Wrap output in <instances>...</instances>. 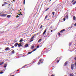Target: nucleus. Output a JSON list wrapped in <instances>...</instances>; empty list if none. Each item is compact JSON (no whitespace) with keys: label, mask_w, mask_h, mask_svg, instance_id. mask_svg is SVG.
Returning a JSON list of instances; mask_svg holds the SVG:
<instances>
[{"label":"nucleus","mask_w":76,"mask_h":76,"mask_svg":"<svg viewBox=\"0 0 76 76\" xmlns=\"http://www.w3.org/2000/svg\"><path fill=\"white\" fill-rule=\"evenodd\" d=\"M18 47H20V46H21V47H22V44H21V43H20L19 44H18Z\"/></svg>","instance_id":"4"},{"label":"nucleus","mask_w":76,"mask_h":76,"mask_svg":"<svg viewBox=\"0 0 76 76\" xmlns=\"http://www.w3.org/2000/svg\"><path fill=\"white\" fill-rule=\"evenodd\" d=\"M32 53V51L29 52H28V54H31V53Z\"/></svg>","instance_id":"16"},{"label":"nucleus","mask_w":76,"mask_h":76,"mask_svg":"<svg viewBox=\"0 0 76 76\" xmlns=\"http://www.w3.org/2000/svg\"><path fill=\"white\" fill-rule=\"evenodd\" d=\"M50 37V36H49L48 37Z\"/></svg>","instance_id":"57"},{"label":"nucleus","mask_w":76,"mask_h":76,"mask_svg":"<svg viewBox=\"0 0 76 76\" xmlns=\"http://www.w3.org/2000/svg\"><path fill=\"white\" fill-rule=\"evenodd\" d=\"M22 41H23V39H21V40L19 41V42H22Z\"/></svg>","instance_id":"18"},{"label":"nucleus","mask_w":76,"mask_h":76,"mask_svg":"<svg viewBox=\"0 0 76 76\" xmlns=\"http://www.w3.org/2000/svg\"><path fill=\"white\" fill-rule=\"evenodd\" d=\"M3 63H4V62H2L0 63V66H1V65L3 64Z\"/></svg>","instance_id":"13"},{"label":"nucleus","mask_w":76,"mask_h":76,"mask_svg":"<svg viewBox=\"0 0 76 76\" xmlns=\"http://www.w3.org/2000/svg\"><path fill=\"white\" fill-rule=\"evenodd\" d=\"M28 47V44H26L25 45V47Z\"/></svg>","instance_id":"14"},{"label":"nucleus","mask_w":76,"mask_h":76,"mask_svg":"<svg viewBox=\"0 0 76 76\" xmlns=\"http://www.w3.org/2000/svg\"><path fill=\"white\" fill-rule=\"evenodd\" d=\"M48 9H49V8H47L46 9V11H47V10H48Z\"/></svg>","instance_id":"33"},{"label":"nucleus","mask_w":76,"mask_h":76,"mask_svg":"<svg viewBox=\"0 0 76 76\" xmlns=\"http://www.w3.org/2000/svg\"><path fill=\"white\" fill-rule=\"evenodd\" d=\"M43 62H42L41 63H42Z\"/></svg>","instance_id":"53"},{"label":"nucleus","mask_w":76,"mask_h":76,"mask_svg":"<svg viewBox=\"0 0 76 76\" xmlns=\"http://www.w3.org/2000/svg\"><path fill=\"white\" fill-rule=\"evenodd\" d=\"M11 76H15V75H13Z\"/></svg>","instance_id":"50"},{"label":"nucleus","mask_w":76,"mask_h":76,"mask_svg":"<svg viewBox=\"0 0 76 76\" xmlns=\"http://www.w3.org/2000/svg\"><path fill=\"white\" fill-rule=\"evenodd\" d=\"M54 13H55V12H52V14L53 15H54Z\"/></svg>","instance_id":"30"},{"label":"nucleus","mask_w":76,"mask_h":76,"mask_svg":"<svg viewBox=\"0 0 76 76\" xmlns=\"http://www.w3.org/2000/svg\"><path fill=\"white\" fill-rule=\"evenodd\" d=\"M74 26H76V23H75V24H74Z\"/></svg>","instance_id":"47"},{"label":"nucleus","mask_w":76,"mask_h":76,"mask_svg":"<svg viewBox=\"0 0 76 76\" xmlns=\"http://www.w3.org/2000/svg\"><path fill=\"white\" fill-rule=\"evenodd\" d=\"M19 17V15H18L16 17V18H18Z\"/></svg>","instance_id":"41"},{"label":"nucleus","mask_w":76,"mask_h":76,"mask_svg":"<svg viewBox=\"0 0 76 76\" xmlns=\"http://www.w3.org/2000/svg\"><path fill=\"white\" fill-rule=\"evenodd\" d=\"M20 10H21V9H20Z\"/></svg>","instance_id":"56"},{"label":"nucleus","mask_w":76,"mask_h":76,"mask_svg":"<svg viewBox=\"0 0 76 76\" xmlns=\"http://www.w3.org/2000/svg\"><path fill=\"white\" fill-rule=\"evenodd\" d=\"M66 18V19H68L69 18V16H68V15H67L66 16H65Z\"/></svg>","instance_id":"12"},{"label":"nucleus","mask_w":76,"mask_h":76,"mask_svg":"<svg viewBox=\"0 0 76 76\" xmlns=\"http://www.w3.org/2000/svg\"><path fill=\"white\" fill-rule=\"evenodd\" d=\"M74 1H75V0H72V3H73Z\"/></svg>","instance_id":"37"},{"label":"nucleus","mask_w":76,"mask_h":76,"mask_svg":"<svg viewBox=\"0 0 76 76\" xmlns=\"http://www.w3.org/2000/svg\"><path fill=\"white\" fill-rule=\"evenodd\" d=\"M0 53H1V52H0Z\"/></svg>","instance_id":"59"},{"label":"nucleus","mask_w":76,"mask_h":76,"mask_svg":"<svg viewBox=\"0 0 76 76\" xmlns=\"http://www.w3.org/2000/svg\"><path fill=\"white\" fill-rule=\"evenodd\" d=\"M76 1H75L73 3V5H74V4H76Z\"/></svg>","instance_id":"19"},{"label":"nucleus","mask_w":76,"mask_h":76,"mask_svg":"<svg viewBox=\"0 0 76 76\" xmlns=\"http://www.w3.org/2000/svg\"><path fill=\"white\" fill-rule=\"evenodd\" d=\"M58 35L59 36H60V35H61V34H60V33L59 32H58Z\"/></svg>","instance_id":"26"},{"label":"nucleus","mask_w":76,"mask_h":76,"mask_svg":"<svg viewBox=\"0 0 76 76\" xmlns=\"http://www.w3.org/2000/svg\"><path fill=\"white\" fill-rule=\"evenodd\" d=\"M18 15H20V14H18Z\"/></svg>","instance_id":"45"},{"label":"nucleus","mask_w":76,"mask_h":76,"mask_svg":"<svg viewBox=\"0 0 76 76\" xmlns=\"http://www.w3.org/2000/svg\"><path fill=\"white\" fill-rule=\"evenodd\" d=\"M12 48H14V46H12L11 47Z\"/></svg>","instance_id":"39"},{"label":"nucleus","mask_w":76,"mask_h":76,"mask_svg":"<svg viewBox=\"0 0 76 76\" xmlns=\"http://www.w3.org/2000/svg\"><path fill=\"white\" fill-rule=\"evenodd\" d=\"M65 29H63L60 31V32H61V33H62L63 32H64V31H65Z\"/></svg>","instance_id":"8"},{"label":"nucleus","mask_w":76,"mask_h":76,"mask_svg":"<svg viewBox=\"0 0 76 76\" xmlns=\"http://www.w3.org/2000/svg\"><path fill=\"white\" fill-rule=\"evenodd\" d=\"M48 28H47L45 30L44 32H43V35H44L45 34V33L46 32V31H47V29Z\"/></svg>","instance_id":"6"},{"label":"nucleus","mask_w":76,"mask_h":76,"mask_svg":"<svg viewBox=\"0 0 76 76\" xmlns=\"http://www.w3.org/2000/svg\"><path fill=\"white\" fill-rule=\"evenodd\" d=\"M31 48L32 49H33V48H34V46H32L31 47Z\"/></svg>","instance_id":"25"},{"label":"nucleus","mask_w":76,"mask_h":76,"mask_svg":"<svg viewBox=\"0 0 76 76\" xmlns=\"http://www.w3.org/2000/svg\"><path fill=\"white\" fill-rule=\"evenodd\" d=\"M5 51H8V50H10V49H9V48L7 47L5 49Z\"/></svg>","instance_id":"7"},{"label":"nucleus","mask_w":76,"mask_h":76,"mask_svg":"<svg viewBox=\"0 0 76 76\" xmlns=\"http://www.w3.org/2000/svg\"><path fill=\"white\" fill-rule=\"evenodd\" d=\"M67 63H68V61H66L65 63L64 64V66H66L67 64Z\"/></svg>","instance_id":"3"},{"label":"nucleus","mask_w":76,"mask_h":76,"mask_svg":"<svg viewBox=\"0 0 76 76\" xmlns=\"http://www.w3.org/2000/svg\"><path fill=\"white\" fill-rule=\"evenodd\" d=\"M5 6V4H3L2 5V6Z\"/></svg>","instance_id":"36"},{"label":"nucleus","mask_w":76,"mask_h":76,"mask_svg":"<svg viewBox=\"0 0 76 76\" xmlns=\"http://www.w3.org/2000/svg\"><path fill=\"white\" fill-rule=\"evenodd\" d=\"M72 45V43H70L69 44V46H70Z\"/></svg>","instance_id":"29"},{"label":"nucleus","mask_w":76,"mask_h":76,"mask_svg":"<svg viewBox=\"0 0 76 76\" xmlns=\"http://www.w3.org/2000/svg\"><path fill=\"white\" fill-rule=\"evenodd\" d=\"M36 36V34H34L31 37V40L33 39H34V38Z\"/></svg>","instance_id":"1"},{"label":"nucleus","mask_w":76,"mask_h":76,"mask_svg":"<svg viewBox=\"0 0 76 76\" xmlns=\"http://www.w3.org/2000/svg\"><path fill=\"white\" fill-rule=\"evenodd\" d=\"M18 12H20V10H19L18 11Z\"/></svg>","instance_id":"49"},{"label":"nucleus","mask_w":76,"mask_h":76,"mask_svg":"<svg viewBox=\"0 0 76 76\" xmlns=\"http://www.w3.org/2000/svg\"><path fill=\"white\" fill-rule=\"evenodd\" d=\"M73 67H74V64H72L71 65V68L72 70H73Z\"/></svg>","instance_id":"2"},{"label":"nucleus","mask_w":76,"mask_h":76,"mask_svg":"<svg viewBox=\"0 0 76 76\" xmlns=\"http://www.w3.org/2000/svg\"><path fill=\"white\" fill-rule=\"evenodd\" d=\"M39 45H38L37 46V48H39Z\"/></svg>","instance_id":"32"},{"label":"nucleus","mask_w":76,"mask_h":76,"mask_svg":"<svg viewBox=\"0 0 76 76\" xmlns=\"http://www.w3.org/2000/svg\"><path fill=\"white\" fill-rule=\"evenodd\" d=\"M59 61H60V60H58L57 61V63H58L59 62Z\"/></svg>","instance_id":"35"},{"label":"nucleus","mask_w":76,"mask_h":76,"mask_svg":"<svg viewBox=\"0 0 76 76\" xmlns=\"http://www.w3.org/2000/svg\"><path fill=\"white\" fill-rule=\"evenodd\" d=\"M9 6H10V4H9Z\"/></svg>","instance_id":"52"},{"label":"nucleus","mask_w":76,"mask_h":76,"mask_svg":"<svg viewBox=\"0 0 76 76\" xmlns=\"http://www.w3.org/2000/svg\"><path fill=\"white\" fill-rule=\"evenodd\" d=\"M55 76V75H52L51 76Z\"/></svg>","instance_id":"43"},{"label":"nucleus","mask_w":76,"mask_h":76,"mask_svg":"<svg viewBox=\"0 0 76 76\" xmlns=\"http://www.w3.org/2000/svg\"><path fill=\"white\" fill-rule=\"evenodd\" d=\"M41 40H42V39H40L38 41V42H40V41H41Z\"/></svg>","instance_id":"20"},{"label":"nucleus","mask_w":76,"mask_h":76,"mask_svg":"<svg viewBox=\"0 0 76 76\" xmlns=\"http://www.w3.org/2000/svg\"><path fill=\"white\" fill-rule=\"evenodd\" d=\"M47 36L48 35V34H47Z\"/></svg>","instance_id":"58"},{"label":"nucleus","mask_w":76,"mask_h":76,"mask_svg":"<svg viewBox=\"0 0 76 76\" xmlns=\"http://www.w3.org/2000/svg\"><path fill=\"white\" fill-rule=\"evenodd\" d=\"M41 60H42V59H40L39 61V62H38V64H41Z\"/></svg>","instance_id":"5"},{"label":"nucleus","mask_w":76,"mask_h":76,"mask_svg":"<svg viewBox=\"0 0 76 76\" xmlns=\"http://www.w3.org/2000/svg\"><path fill=\"white\" fill-rule=\"evenodd\" d=\"M4 68H6V64H4Z\"/></svg>","instance_id":"24"},{"label":"nucleus","mask_w":76,"mask_h":76,"mask_svg":"<svg viewBox=\"0 0 76 76\" xmlns=\"http://www.w3.org/2000/svg\"><path fill=\"white\" fill-rule=\"evenodd\" d=\"M76 17H75V16H74L73 17V20H76Z\"/></svg>","instance_id":"10"},{"label":"nucleus","mask_w":76,"mask_h":76,"mask_svg":"<svg viewBox=\"0 0 76 76\" xmlns=\"http://www.w3.org/2000/svg\"><path fill=\"white\" fill-rule=\"evenodd\" d=\"M37 48L34 49L32 50V52H34V51H36V50H37Z\"/></svg>","instance_id":"15"},{"label":"nucleus","mask_w":76,"mask_h":76,"mask_svg":"<svg viewBox=\"0 0 76 76\" xmlns=\"http://www.w3.org/2000/svg\"><path fill=\"white\" fill-rule=\"evenodd\" d=\"M4 4H7V3L6 2H4Z\"/></svg>","instance_id":"38"},{"label":"nucleus","mask_w":76,"mask_h":76,"mask_svg":"<svg viewBox=\"0 0 76 76\" xmlns=\"http://www.w3.org/2000/svg\"><path fill=\"white\" fill-rule=\"evenodd\" d=\"M3 73V72L2 71L0 72V74H2Z\"/></svg>","instance_id":"27"},{"label":"nucleus","mask_w":76,"mask_h":76,"mask_svg":"<svg viewBox=\"0 0 76 76\" xmlns=\"http://www.w3.org/2000/svg\"><path fill=\"white\" fill-rule=\"evenodd\" d=\"M65 20H66V18H64V21H65Z\"/></svg>","instance_id":"34"},{"label":"nucleus","mask_w":76,"mask_h":76,"mask_svg":"<svg viewBox=\"0 0 76 76\" xmlns=\"http://www.w3.org/2000/svg\"><path fill=\"white\" fill-rule=\"evenodd\" d=\"M42 28V25H41V26L40 27V28H39V29H41Z\"/></svg>","instance_id":"28"},{"label":"nucleus","mask_w":76,"mask_h":76,"mask_svg":"<svg viewBox=\"0 0 76 76\" xmlns=\"http://www.w3.org/2000/svg\"><path fill=\"white\" fill-rule=\"evenodd\" d=\"M0 16H3V14L0 15Z\"/></svg>","instance_id":"46"},{"label":"nucleus","mask_w":76,"mask_h":76,"mask_svg":"<svg viewBox=\"0 0 76 76\" xmlns=\"http://www.w3.org/2000/svg\"><path fill=\"white\" fill-rule=\"evenodd\" d=\"M34 41V40L33 39V40H31V41H30V42H32V41Z\"/></svg>","instance_id":"42"},{"label":"nucleus","mask_w":76,"mask_h":76,"mask_svg":"<svg viewBox=\"0 0 76 76\" xmlns=\"http://www.w3.org/2000/svg\"><path fill=\"white\" fill-rule=\"evenodd\" d=\"M20 15H22V14H20Z\"/></svg>","instance_id":"51"},{"label":"nucleus","mask_w":76,"mask_h":76,"mask_svg":"<svg viewBox=\"0 0 76 76\" xmlns=\"http://www.w3.org/2000/svg\"><path fill=\"white\" fill-rule=\"evenodd\" d=\"M12 54H14V53H15V50H12Z\"/></svg>","instance_id":"21"},{"label":"nucleus","mask_w":76,"mask_h":76,"mask_svg":"<svg viewBox=\"0 0 76 76\" xmlns=\"http://www.w3.org/2000/svg\"><path fill=\"white\" fill-rule=\"evenodd\" d=\"M51 0H50V1H51Z\"/></svg>","instance_id":"55"},{"label":"nucleus","mask_w":76,"mask_h":76,"mask_svg":"<svg viewBox=\"0 0 76 76\" xmlns=\"http://www.w3.org/2000/svg\"><path fill=\"white\" fill-rule=\"evenodd\" d=\"M47 17H48V15H46L45 17V19H47Z\"/></svg>","instance_id":"17"},{"label":"nucleus","mask_w":76,"mask_h":76,"mask_svg":"<svg viewBox=\"0 0 76 76\" xmlns=\"http://www.w3.org/2000/svg\"><path fill=\"white\" fill-rule=\"evenodd\" d=\"M18 43H16L15 45L14 46L15 47H16L18 46Z\"/></svg>","instance_id":"9"},{"label":"nucleus","mask_w":76,"mask_h":76,"mask_svg":"<svg viewBox=\"0 0 76 76\" xmlns=\"http://www.w3.org/2000/svg\"><path fill=\"white\" fill-rule=\"evenodd\" d=\"M13 1H15V0H13Z\"/></svg>","instance_id":"54"},{"label":"nucleus","mask_w":76,"mask_h":76,"mask_svg":"<svg viewBox=\"0 0 76 76\" xmlns=\"http://www.w3.org/2000/svg\"><path fill=\"white\" fill-rule=\"evenodd\" d=\"M11 16L10 15H7V17L8 18H10V17Z\"/></svg>","instance_id":"23"},{"label":"nucleus","mask_w":76,"mask_h":76,"mask_svg":"<svg viewBox=\"0 0 76 76\" xmlns=\"http://www.w3.org/2000/svg\"><path fill=\"white\" fill-rule=\"evenodd\" d=\"M19 13H20V14H22V12H19Z\"/></svg>","instance_id":"44"},{"label":"nucleus","mask_w":76,"mask_h":76,"mask_svg":"<svg viewBox=\"0 0 76 76\" xmlns=\"http://www.w3.org/2000/svg\"><path fill=\"white\" fill-rule=\"evenodd\" d=\"M51 32H53V30H51Z\"/></svg>","instance_id":"48"},{"label":"nucleus","mask_w":76,"mask_h":76,"mask_svg":"<svg viewBox=\"0 0 76 76\" xmlns=\"http://www.w3.org/2000/svg\"><path fill=\"white\" fill-rule=\"evenodd\" d=\"M69 76H73V75H72V74H70L69 75Z\"/></svg>","instance_id":"31"},{"label":"nucleus","mask_w":76,"mask_h":76,"mask_svg":"<svg viewBox=\"0 0 76 76\" xmlns=\"http://www.w3.org/2000/svg\"><path fill=\"white\" fill-rule=\"evenodd\" d=\"M25 0H23V5H25Z\"/></svg>","instance_id":"22"},{"label":"nucleus","mask_w":76,"mask_h":76,"mask_svg":"<svg viewBox=\"0 0 76 76\" xmlns=\"http://www.w3.org/2000/svg\"><path fill=\"white\" fill-rule=\"evenodd\" d=\"M74 60H75L76 61V57H75V58H74Z\"/></svg>","instance_id":"40"},{"label":"nucleus","mask_w":76,"mask_h":76,"mask_svg":"<svg viewBox=\"0 0 76 76\" xmlns=\"http://www.w3.org/2000/svg\"><path fill=\"white\" fill-rule=\"evenodd\" d=\"M7 14H3V16H2L4 17V16H7Z\"/></svg>","instance_id":"11"}]
</instances>
